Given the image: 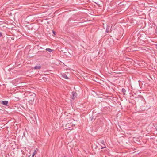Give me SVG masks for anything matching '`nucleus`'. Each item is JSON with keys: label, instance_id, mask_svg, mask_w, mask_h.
Returning a JSON list of instances; mask_svg holds the SVG:
<instances>
[{"label": "nucleus", "instance_id": "obj_1", "mask_svg": "<svg viewBox=\"0 0 157 157\" xmlns=\"http://www.w3.org/2000/svg\"><path fill=\"white\" fill-rule=\"evenodd\" d=\"M73 121V119H71L68 121L67 124L65 126V128L70 130H73L75 127V124L72 122Z\"/></svg>", "mask_w": 157, "mask_h": 157}, {"label": "nucleus", "instance_id": "obj_11", "mask_svg": "<svg viewBox=\"0 0 157 157\" xmlns=\"http://www.w3.org/2000/svg\"><path fill=\"white\" fill-rule=\"evenodd\" d=\"M2 36V32H0V37H1Z\"/></svg>", "mask_w": 157, "mask_h": 157}, {"label": "nucleus", "instance_id": "obj_13", "mask_svg": "<svg viewBox=\"0 0 157 157\" xmlns=\"http://www.w3.org/2000/svg\"><path fill=\"white\" fill-rule=\"evenodd\" d=\"M109 32V31L108 30V29H107L106 30V32H107V33H108V32Z\"/></svg>", "mask_w": 157, "mask_h": 157}, {"label": "nucleus", "instance_id": "obj_16", "mask_svg": "<svg viewBox=\"0 0 157 157\" xmlns=\"http://www.w3.org/2000/svg\"><path fill=\"white\" fill-rule=\"evenodd\" d=\"M53 33H54V31H53Z\"/></svg>", "mask_w": 157, "mask_h": 157}, {"label": "nucleus", "instance_id": "obj_6", "mask_svg": "<svg viewBox=\"0 0 157 157\" xmlns=\"http://www.w3.org/2000/svg\"><path fill=\"white\" fill-rule=\"evenodd\" d=\"M41 67L40 65H36L34 67V69H41Z\"/></svg>", "mask_w": 157, "mask_h": 157}, {"label": "nucleus", "instance_id": "obj_15", "mask_svg": "<svg viewBox=\"0 0 157 157\" xmlns=\"http://www.w3.org/2000/svg\"><path fill=\"white\" fill-rule=\"evenodd\" d=\"M85 10H88V9H85Z\"/></svg>", "mask_w": 157, "mask_h": 157}, {"label": "nucleus", "instance_id": "obj_5", "mask_svg": "<svg viewBox=\"0 0 157 157\" xmlns=\"http://www.w3.org/2000/svg\"><path fill=\"white\" fill-rule=\"evenodd\" d=\"M8 101H2L1 103L2 104L5 105H7L8 103Z\"/></svg>", "mask_w": 157, "mask_h": 157}, {"label": "nucleus", "instance_id": "obj_9", "mask_svg": "<svg viewBox=\"0 0 157 157\" xmlns=\"http://www.w3.org/2000/svg\"><path fill=\"white\" fill-rule=\"evenodd\" d=\"M63 77L66 79H68V78L66 75H63Z\"/></svg>", "mask_w": 157, "mask_h": 157}, {"label": "nucleus", "instance_id": "obj_2", "mask_svg": "<svg viewBox=\"0 0 157 157\" xmlns=\"http://www.w3.org/2000/svg\"><path fill=\"white\" fill-rule=\"evenodd\" d=\"M72 98L73 100H74L77 98V94L76 93L73 92L72 93Z\"/></svg>", "mask_w": 157, "mask_h": 157}, {"label": "nucleus", "instance_id": "obj_4", "mask_svg": "<svg viewBox=\"0 0 157 157\" xmlns=\"http://www.w3.org/2000/svg\"><path fill=\"white\" fill-rule=\"evenodd\" d=\"M100 143L102 145H104V146H101V149H103V148H105L106 147L105 145V142L103 140H101L100 142Z\"/></svg>", "mask_w": 157, "mask_h": 157}, {"label": "nucleus", "instance_id": "obj_3", "mask_svg": "<svg viewBox=\"0 0 157 157\" xmlns=\"http://www.w3.org/2000/svg\"><path fill=\"white\" fill-rule=\"evenodd\" d=\"M34 96L33 95H31L29 97V99L30 101L31 102L33 101L34 100Z\"/></svg>", "mask_w": 157, "mask_h": 157}, {"label": "nucleus", "instance_id": "obj_12", "mask_svg": "<svg viewBox=\"0 0 157 157\" xmlns=\"http://www.w3.org/2000/svg\"><path fill=\"white\" fill-rule=\"evenodd\" d=\"M35 154H34L33 153V154H32V157H33L35 155Z\"/></svg>", "mask_w": 157, "mask_h": 157}, {"label": "nucleus", "instance_id": "obj_14", "mask_svg": "<svg viewBox=\"0 0 157 157\" xmlns=\"http://www.w3.org/2000/svg\"><path fill=\"white\" fill-rule=\"evenodd\" d=\"M101 146H104V145H101Z\"/></svg>", "mask_w": 157, "mask_h": 157}, {"label": "nucleus", "instance_id": "obj_10", "mask_svg": "<svg viewBox=\"0 0 157 157\" xmlns=\"http://www.w3.org/2000/svg\"><path fill=\"white\" fill-rule=\"evenodd\" d=\"M38 151V150L37 149H36L34 152H33L34 154H35V155L37 154V153Z\"/></svg>", "mask_w": 157, "mask_h": 157}, {"label": "nucleus", "instance_id": "obj_8", "mask_svg": "<svg viewBox=\"0 0 157 157\" xmlns=\"http://www.w3.org/2000/svg\"><path fill=\"white\" fill-rule=\"evenodd\" d=\"M46 50L49 52H51L53 50L49 48H47L46 49Z\"/></svg>", "mask_w": 157, "mask_h": 157}, {"label": "nucleus", "instance_id": "obj_7", "mask_svg": "<svg viewBox=\"0 0 157 157\" xmlns=\"http://www.w3.org/2000/svg\"><path fill=\"white\" fill-rule=\"evenodd\" d=\"M122 92L123 93V95H125V94L126 90L124 88H122Z\"/></svg>", "mask_w": 157, "mask_h": 157}]
</instances>
